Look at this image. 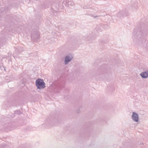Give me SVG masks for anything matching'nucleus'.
<instances>
[{"label": "nucleus", "mask_w": 148, "mask_h": 148, "mask_svg": "<svg viewBox=\"0 0 148 148\" xmlns=\"http://www.w3.org/2000/svg\"><path fill=\"white\" fill-rule=\"evenodd\" d=\"M129 15V14L127 11L125 10H123L120 11L117 14V16L119 18L121 17H124L127 16Z\"/></svg>", "instance_id": "nucleus-4"}, {"label": "nucleus", "mask_w": 148, "mask_h": 148, "mask_svg": "<svg viewBox=\"0 0 148 148\" xmlns=\"http://www.w3.org/2000/svg\"><path fill=\"white\" fill-rule=\"evenodd\" d=\"M138 2L136 1H133L132 2L131 7L133 10H136L138 8L137 6Z\"/></svg>", "instance_id": "nucleus-6"}, {"label": "nucleus", "mask_w": 148, "mask_h": 148, "mask_svg": "<svg viewBox=\"0 0 148 148\" xmlns=\"http://www.w3.org/2000/svg\"><path fill=\"white\" fill-rule=\"evenodd\" d=\"M103 25H97L96 28V29L97 32H101L103 30V29L104 28L103 27Z\"/></svg>", "instance_id": "nucleus-9"}, {"label": "nucleus", "mask_w": 148, "mask_h": 148, "mask_svg": "<svg viewBox=\"0 0 148 148\" xmlns=\"http://www.w3.org/2000/svg\"><path fill=\"white\" fill-rule=\"evenodd\" d=\"M77 112L78 113H80V112L79 109H77Z\"/></svg>", "instance_id": "nucleus-14"}, {"label": "nucleus", "mask_w": 148, "mask_h": 148, "mask_svg": "<svg viewBox=\"0 0 148 148\" xmlns=\"http://www.w3.org/2000/svg\"><path fill=\"white\" fill-rule=\"evenodd\" d=\"M36 85L38 89H42L46 87L45 83L42 79L38 78L35 82Z\"/></svg>", "instance_id": "nucleus-2"}, {"label": "nucleus", "mask_w": 148, "mask_h": 148, "mask_svg": "<svg viewBox=\"0 0 148 148\" xmlns=\"http://www.w3.org/2000/svg\"><path fill=\"white\" fill-rule=\"evenodd\" d=\"M53 121L55 123H57V122H58V119H54L53 120Z\"/></svg>", "instance_id": "nucleus-13"}, {"label": "nucleus", "mask_w": 148, "mask_h": 148, "mask_svg": "<svg viewBox=\"0 0 148 148\" xmlns=\"http://www.w3.org/2000/svg\"><path fill=\"white\" fill-rule=\"evenodd\" d=\"M68 4L69 5H71V6L73 5V3H72L71 2H69L68 3Z\"/></svg>", "instance_id": "nucleus-12"}, {"label": "nucleus", "mask_w": 148, "mask_h": 148, "mask_svg": "<svg viewBox=\"0 0 148 148\" xmlns=\"http://www.w3.org/2000/svg\"><path fill=\"white\" fill-rule=\"evenodd\" d=\"M83 8L85 9V8H87L86 7H83Z\"/></svg>", "instance_id": "nucleus-16"}, {"label": "nucleus", "mask_w": 148, "mask_h": 148, "mask_svg": "<svg viewBox=\"0 0 148 148\" xmlns=\"http://www.w3.org/2000/svg\"><path fill=\"white\" fill-rule=\"evenodd\" d=\"M64 87V85L62 84H60L58 86V88L59 89H62Z\"/></svg>", "instance_id": "nucleus-10"}, {"label": "nucleus", "mask_w": 148, "mask_h": 148, "mask_svg": "<svg viewBox=\"0 0 148 148\" xmlns=\"http://www.w3.org/2000/svg\"><path fill=\"white\" fill-rule=\"evenodd\" d=\"M140 75L142 78H147L148 77V70L141 73Z\"/></svg>", "instance_id": "nucleus-8"}, {"label": "nucleus", "mask_w": 148, "mask_h": 148, "mask_svg": "<svg viewBox=\"0 0 148 148\" xmlns=\"http://www.w3.org/2000/svg\"><path fill=\"white\" fill-rule=\"evenodd\" d=\"M132 119L134 121L138 122L139 119L138 114L135 112H133L132 115Z\"/></svg>", "instance_id": "nucleus-7"}, {"label": "nucleus", "mask_w": 148, "mask_h": 148, "mask_svg": "<svg viewBox=\"0 0 148 148\" xmlns=\"http://www.w3.org/2000/svg\"><path fill=\"white\" fill-rule=\"evenodd\" d=\"M148 33L147 26L143 23L138 29H134L133 38L134 41L140 42L147 36Z\"/></svg>", "instance_id": "nucleus-1"}, {"label": "nucleus", "mask_w": 148, "mask_h": 148, "mask_svg": "<svg viewBox=\"0 0 148 148\" xmlns=\"http://www.w3.org/2000/svg\"><path fill=\"white\" fill-rule=\"evenodd\" d=\"M94 18H95L97 17V16H94Z\"/></svg>", "instance_id": "nucleus-17"}, {"label": "nucleus", "mask_w": 148, "mask_h": 148, "mask_svg": "<svg viewBox=\"0 0 148 148\" xmlns=\"http://www.w3.org/2000/svg\"><path fill=\"white\" fill-rule=\"evenodd\" d=\"M32 40L34 42H36L40 39V35L38 32L37 31L34 32L31 35Z\"/></svg>", "instance_id": "nucleus-3"}, {"label": "nucleus", "mask_w": 148, "mask_h": 148, "mask_svg": "<svg viewBox=\"0 0 148 148\" xmlns=\"http://www.w3.org/2000/svg\"><path fill=\"white\" fill-rule=\"evenodd\" d=\"M73 57L71 55L66 56L65 58L64 64H67L73 59Z\"/></svg>", "instance_id": "nucleus-5"}, {"label": "nucleus", "mask_w": 148, "mask_h": 148, "mask_svg": "<svg viewBox=\"0 0 148 148\" xmlns=\"http://www.w3.org/2000/svg\"><path fill=\"white\" fill-rule=\"evenodd\" d=\"M15 113L17 114H20L21 113V112L18 110H16L15 111Z\"/></svg>", "instance_id": "nucleus-11"}, {"label": "nucleus", "mask_w": 148, "mask_h": 148, "mask_svg": "<svg viewBox=\"0 0 148 148\" xmlns=\"http://www.w3.org/2000/svg\"><path fill=\"white\" fill-rule=\"evenodd\" d=\"M51 39L52 40L53 39L54 41L55 40H54V39H55V38H51Z\"/></svg>", "instance_id": "nucleus-15"}]
</instances>
